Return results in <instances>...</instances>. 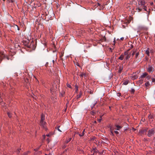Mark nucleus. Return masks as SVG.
Listing matches in <instances>:
<instances>
[{
	"mask_svg": "<svg viewBox=\"0 0 155 155\" xmlns=\"http://www.w3.org/2000/svg\"><path fill=\"white\" fill-rule=\"evenodd\" d=\"M110 130L111 132H113L114 130H115L114 127H110Z\"/></svg>",
	"mask_w": 155,
	"mask_h": 155,
	"instance_id": "15",
	"label": "nucleus"
},
{
	"mask_svg": "<svg viewBox=\"0 0 155 155\" xmlns=\"http://www.w3.org/2000/svg\"><path fill=\"white\" fill-rule=\"evenodd\" d=\"M28 153H30V152L29 151H28L27 152H25L24 153L23 155H28Z\"/></svg>",
	"mask_w": 155,
	"mask_h": 155,
	"instance_id": "31",
	"label": "nucleus"
},
{
	"mask_svg": "<svg viewBox=\"0 0 155 155\" xmlns=\"http://www.w3.org/2000/svg\"><path fill=\"white\" fill-rule=\"evenodd\" d=\"M80 76L81 77H84L85 78L87 77V75L85 73L82 74L80 75Z\"/></svg>",
	"mask_w": 155,
	"mask_h": 155,
	"instance_id": "18",
	"label": "nucleus"
},
{
	"mask_svg": "<svg viewBox=\"0 0 155 155\" xmlns=\"http://www.w3.org/2000/svg\"><path fill=\"white\" fill-rule=\"evenodd\" d=\"M94 155V153H93L92 154L91 153V154H89V155Z\"/></svg>",
	"mask_w": 155,
	"mask_h": 155,
	"instance_id": "58",
	"label": "nucleus"
},
{
	"mask_svg": "<svg viewBox=\"0 0 155 155\" xmlns=\"http://www.w3.org/2000/svg\"><path fill=\"white\" fill-rule=\"evenodd\" d=\"M7 1L9 3L10 2L13 3L14 2L15 0H7Z\"/></svg>",
	"mask_w": 155,
	"mask_h": 155,
	"instance_id": "28",
	"label": "nucleus"
},
{
	"mask_svg": "<svg viewBox=\"0 0 155 155\" xmlns=\"http://www.w3.org/2000/svg\"><path fill=\"white\" fill-rule=\"evenodd\" d=\"M71 138H69L68 140H67L65 141V143H68L71 140Z\"/></svg>",
	"mask_w": 155,
	"mask_h": 155,
	"instance_id": "23",
	"label": "nucleus"
},
{
	"mask_svg": "<svg viewBox=\"0 0 155 155\" xmlns=\"http://www.w3.org/2000/svg\"><path fill=\"white\" fill-rule=\"evenodd\" d=\"M60 126H58L56 127V128L60 132H61V130L59 129Z\"/></svg>",
	"mask_w": 155,
	"mask_h": 155,
	"instance_id": "25",
	"label": "nucleus"
},
{
	"mask_svg": "<svg viewBox=\"0 0 155 155\" xmlns=\"http://www.w3.org/2000/svg\"><path fill=\"white\" fill-rule=\"evenodd\" d=\"M128 54H128V51H125V52H124V55H128Z\"/></svg>",
	"mask_w": 155,
	"mask_h": 155,
	"instance_id": "33",
	"label": "nucleus"
},
{
	"mask_svg": "<svg viewBox=\"0 0 155 155\" xmlns=\"http://www.w3.org/2000/svg\"><path fill=\"white\" fill-rule=\"evenodd\" d=\"M154 69V68L152 67L149 66L148 68L147 71L149 72H151L153 71Z\"/></svg>",
	"mask_w": 155,
	"mask_h": 155,
	"instance_id": "9",
	"label": "nucleus"
},
{
	"mask_svg": "<svg viewBox=\"0 0 155 155\" xmlns=\"http://www.w3.org/2000/svg\"><path fill=\"white\" fill-rule=\"evenodd\" d=\"M54 57H55V58L56 59V56L54 55Z\"/></svg>",
	"mask_w": 155,
	"mask_h": 155,
	"instance_id": "59",
	"label": "nucleus"
},
{
	"mask_svg": "<svg viewBox=\"0 0 155 155\" xmlns=\"http://www.w3.org/2000/svg\"><path fill=\"white\" fill-rule=\"evenodd\" d=\"M46 136L47 137H49V136H50V135H49V134H47Z\"/></svg>",
	"mask_w": 155,
	"mask_h": 155,
	"instance_id": "53",
	"label": "nucleus"
},
{
	"mask_svg": "<svg viewBox=\"0 0 155 155\" xmlns=\"http://www.w3.org/2000/svg\"><path fill=\"white\" fill-rule=\"evenodd\" d=\"M25 81L27 83L28 82V79L27 78H26V79H25Z\"/></svg>",
	"mask_w": 155,
	"mask_h": 155,
	"instance_id": "39",
	"label": "nucleus"
},
{
	"mask_svg": "<svg viewBox=\"0 0 155 155\" xmlns=\"http://www.w3.org/2000/svg\"><path fill=\"white\" fill-rule=\"evenodd\" d=\"M114 132L117 134H119V132L117 131L114 130Z\"/></svg>",
	"mask_w": 155,
	"mask_h": 155,
	"instance_id": "35",
	"label": "nucleus"
},
{
	"mask_svg": "<svg viewBox=\"0 0 155 155\" xmlns=\"http://www.w3.org/2000/svg\"><path fill=\"white\" fill-rule=\"evenodd\" d=\"M64 94V92H63V93L61 94V96H63Z\"/></svg>",
	"mask_w": 155,
	"mask_h": 155,
	"instance_id": "48",
	"label": "nucleus"
},
{
	"mask_svg": "<svg viewBox=\"0 0 155 155\" xmlns=\"http://www.w3.org/2000/svg\"><path fill=\"white\" fill-rule=\"evenodd\" d=\"M135 0H133L132 1H134Z\"/></svg>",
	"mask_w": 155,
	"mask_h": 155,
	"instance_id": "63",
	"label": "nucleus"
},
{
	"mask_svg": "<svg viewBox=\"0 0 155 155\" xmlns=\"http://www.w3.org/2000/svg\"><path fill=\"white\" fill-rule=\"evenodd\" d=\"M151 78V76H147L146 78L147 79V80H149Z\"/></svg>",
	"mask_w": 155,
	"mask_h": 155,
	"instance_id": "30",
	"label": "nucleus"
},
{
	"mask_svg": "<svg viewBox=\"0 0 155 155\" xmlns=\"http://www.w3.org/2000/svg\"><path fill=\"white\" fill-rule=\"evenodd\" d=\"M138 5L136 8L138 12H140L143 9V6L145 5L146 1L145 0H137Z\"/></svg>",
	"mask_w": 155,
	"mask_h": 155,
	"instance_id": "1",
	"label": "nucleus"
},
{
	"mask_svg": "<svg viewBox=\"0 0 155 155\" xmlns=\"http://www.w3.org/2000/svg\"><path fill=\"white\" fill-rule=\"evenodd\" d=\"M79 133L78 132H75V134H79Z\"/></svg>",
	"mask_w": 155,
	"mask_h": 155,
	"instance_id": "50",
	"label": "nucleus"
},
{
	"mask_svg": "<svg viewBox=\"0 0 155 155\" xmlns=\"http://www.w3.org/2000/svg\"><path fill=\"white\" fill-rule=\"evenodd\" d=\"M147 7L145 5L144 6H143V9L145 11H147Z\"/></svg>",
	"mask_w": 155,
	"mask_h": 155,
	"instance_id": "27",
	"label": "nucleus"
},
{
	"mask_svg": "<svg viewBox=\"0 0 155 155\" xmlns=\"http://www.w3.org/2000/svg\"><path fill=\"white\" fill-rule=\"evenodd\" d=\"M45 118V115L43 114H41L40 121H44Z\"/></svg>",
	"mask_w": 155,
	"mask_h": 155,
	"instance_id": "10",
	"label": "nucleus"
},
{
	"mask_svg": "<svg viewBox=\"0 0 155 155\" xmlns=\"http://www.w3.org/2000/svg\"><path fill=\"white\" fill-rule=\"evenodd\" d=\"M114 127L115 130H119L122 127L121 126L117 125H115Z\"/></svg>",
	"mask_w": 155,
	"mask_h": 155,
	"instance_id": "8",
	"label": "nucleus"
},
{
	"mask_svg": "<svg viewBox=\"0 0 155 155\" xmlns=\"http://www.w3.org/2000/svg\"><path fill=\"white\" fill-rule=\"evenodd\" d=\"M81 97V95L79 94L77 95V98L78 99L80 98Z\"/></svg>",
	"mask_w": 155,
	"mask_h": 155,
	"instance_id": "34",
	"label": "nucleus"
},
{
	"mask_svg": "<svg viewBox=\"0 0 155 155\" xmlns=\"http://www.w3.org/2000/svg\"><path fill=\"white\" fill-rule=\"evenodd\" d=\"M46 123L45 121H40V125L46 130H47L46 126Z\"/></svg>",
	"mask_w": 155,
	"mask_h": 155,
	"instance_id": "5",
	"label": "nucleus"
},
{
	"mask_svg": "<svg viewBox=\"0 0 155 155\" xmlns=\"http://www.w3.org/2000/svg\"><path fill=\"white\" fill-rule=\"evenodd\" d=\"M90 94H92V92H90Z\"/></svg>",
	"mask_w": 155,
	"mask_h": 155,
	"instance_id": "61",
	"label": "nucleus"
},
{
	"mask_svg": "<svg viewBox=\"0 0 155 155\" xmlns=\"http://www.w3.org/2000/svg\"><path fill=\"white\" fill-rule=\"evenodd\" d=\"M57 85L54 84L53 85V87L51 88L50 90L51 93H52L57 91Z\"/></svg>",
	"mask_w": 155,
	"mask_h": 155,
	"instance_id": "4",
	"label": "nucleus"
},
{
	"mask_svg": "<svg viewBox=\"0 0 155 155\" xmlns=\"http://www.w3.org/2000/svg\"><path fill=\"white\" fill-rule=\"evenodd\" d=\"M151 5H153V2H152L151 3Z\"/></svg>",
	"mask_w": 155,
	"mask_h": 155,
	"instance_id": "62",
	"label": "nucleus"
},
{
	"mask_svg": "<svg viewBox=\"0 0 155 155\" xmlns=\"http://www.w3.org/2000/svg\"><path fill=\"white\" fill-rule=\"evenodd\" d=\"M13 27H14L15 29V30H20L19 28L18 27V26L17 25H15Z\"/></svg>",
	"mask_w": 155,
	"mask_h": 155,
	"instance_id": "13",
	"label": "nucleus"
},
{
	"mask_svg": "<svg viewBox=\"0 0 155 155\" xmlns=\"http://www.w3.org/2000/svg\"><path fill=\"white\" fill-rule=\"evenodd\" d=\"M155 134V128H153L147 131V136L148 137H150Z\"/></svg>",
	"mask_w": 155,
	"mask_h": 155,
	"instance_id": "3",
	"label": "nucleus"
},
{
	"mask_svg": "<svg viewBox=\"0 0 155 155\" xmlns=\"http://www.w3.org/2000/svg\"><path fill=\"white\" fill-rule=\"evenodd\" d=\"M120 40H122H122H124V37H122V38H120Z\"/></svg>",
	"mask_w": 155,
	"mask_h": 155,
	"instance_id": "46",
	"label": "nucleus"
},
{
	"mask_svg": "<svg viewBox=\"0 0 155 155\" xmlns=\"http://www.w3.org/2000/svg\"><path fill=\"white\" fill-rule=\"evenodd\" d=\"M121 95V94L120 93H117V95L118 96H120Z\"/></svg>",
	"mask_w": 155,
	"mask_h": 155,
	"instance_id": "37",
	"label": "nucleus"
},
{
	"mask_svg": "<svg viewBox=\"0 0 155 155\" xmlns=\"http://www.w3.org/2000/svg\"><path fill=\"white\" fill-rule=\"evenodd\" d=\"M122 69H121V68L119 69V71H118L119 73H121Z\"/></svg>",
	"mask_w": 155,
	"mask_h": 155,
	"instance_id": "40",
	"label": "nucleus"
},
{
	"mask_svg": "<svg viewBox=\"0 0 155 155\" xmlns=\"http://www.w3.org/2000/svg\"><path fill=\"white\" fill-rule=\"evenodd\" d=\"M97 6H99V7L98 8L100 10L103 9V6L102 5H101L100 3H97Z\"/></svg>",
	"mask_w": 155,
	"mask_h": 155,
	"instance_id": "14",
	"label": "nucleus"
},
{
	"mask_svg": "<svg viewBox=\"0 0 155 155\" xmlns=\"http://www.w3.org/2000/svg\"><path fill=\"white\" fill-rule=\"evenodd\" d=\"M124 58V55L123 54H121L119 58L118 59L119 60H122Z\"/></svg>",
	"mask_w": 155,
	"mask_h": 155,
	"instance_id": "17",
	"label": "nucleus"
},
{
	"mask_svg": "<svg viewBox=\"0 0 155 155\" xmlns=\"http://www.w3.org/2000/svg\"><path fill=\"white\" fill-rule=\"evenodd\" d=\"M139 52H137L136 54L135 58H138V57L139 56Z\"/></svg>",
	"mask_w": 155,
	"mask_h": 155,
	"instance_id": "24",
	"label": "nucleus"
},
{
	"mask_svg": "<svg viewBox=\"0 0 155 155\" xmlns=\"http://www.w3.org/2000/svg\"><path fill=\"white\" fill-rule=\"evenodd\" d=\"M94 104L93 105V106L92 107V108H93V107H94V106L95 105V104Z\"/></svg>",
	"mask_w": 155,
	"mask_h": 155,
	"instance_id": "52",
	"label": "nucleus"
},
{
	"mask_svg": "<svg viewBox=\"0 0 155 155\" xmlns=\"http://www.w3.org/2000/svg\"><path fill=\"white\" fill-rule=\"evenodd\" d=\"M149 118H150V119H152V117L151 116H149Z\"/></svg>",
	"mask_w": 155,
	"mask_h": 155,
	"instance_id": "42",
	"label": "nucleus"
},
{
	"mask_svg": "<svg viewBox=\"0 0 155 155\" xmlns=\"http://www.w3.org/2000/svg\"><path fill=\"white\" fill-rule=\"evenodd\" d=\"M47 141H48V143L50 142L49 139L48 138L47 139Z\"/></svg>",
	"mask_w": 155,
	"mask_h": 155,
	"instance_id": "44",
	"label": "nucleus"
},
{
	"mask_svg": "<svg viewBox=\"0 0 155 155\" xmlns=\"http://www.w3.org/2000/svg\"><path fill=\"white\" fill-rule=\"evenodd\" d=\"M63 66L64 67V68H65V67H66V66L64 64H63Z\"/></svg>",
	"mask_w": 155,
	"mask_h": 155,
	"instance_id": "51",
	"label": "nucleus"
},
{
	"mask_svg": "<svg viewBox=\"0 0 155 155\" xmlns=\"http://www.w3.org/2000/svg\"><path fill=\"white\" fill-rule=\"evenodd\" d=\"M9 117L11 118L12 117V116L11 115V114L9 112H8L7 113Z\"/></svg>",
	"mask_w": 155,
	"mask_h": 155,
	"instance_id": "29",
	"label": "nucleus"
},
{
	"mask_svg": "<svg viewBox=\"0 0 155 155\" xmlns=\"http://www.w3.org/2000/svg\"><path fill=\"white\" fill-rule=\"evenodd\" d=\"M67 86L68 87H70V85L69 84H67Z\"/></svg>",
	"mask_w": 155,
	"mask_h": 155,
	"instance_id": "57",
	"label": "nucleus"
},
{
	"mask_svg": "<svg viewBox=\"0 0 155 155\" xmlns=\"http://www.w3.org/2000/svg\"><path fill=\"white\" fill-rule=\"evenodd\" d=\"M129 83V81L127 80L124 81L123 83V84L125 85H127Z\"/></svg>",
	"mask_w": 155,
	"mask_h": 155,
	"instance_id": "21",
	"label": "nucleus"
},
{
	"mask_svg": "<svg viewBox=\"0 0 155 155\" xmlns=\"http://www.w3.org/2000/svg\"><path fill=\"white\" fill-rule=\"evenodd\" d=\"M95 123H96V121H95Z\"/></svg>",
	"mask_w": 155,
	"mask_h": 155,
	"instance_id": "64",
	"label": "nucleus"
},
{
	"mask_svg": "<svg viewBox=\"0 0 155 155\" xmlns=\"http://www.w3.org/2000/svg\"><path fill=\"white\" fill-rule=\"evenodd\" d=\"M5 56L3 54V53L0 52V63L1 62L2 59L5 57Z\"/></svg>",
	"mask_w": 155,
	"mask_h": 155,
	"instance_id": "7",
	"label": "nucleus"
},
{
	"mask_svg": "<svg viewBox=\"0 0 155 155\" xmlns=\"http://www.w3.org/2000/svg\"><path fill=\"white\" fill-rule=\"evenodd\" d=\"M101 119H99L98 120V121L99 122H100L101 121Z\"/></svg>",
	"mask_w": 155,
	"mask_h": 155,
	"instance_id": "47",
	"label": "nucleus"
},
{
	"mask_svg": "<svg viewBox=\"0 0 155 155\" xmlns=\"http://www.w3.org/2000/svg\"><path fill=\"white\" fill-rule=\"evenodd\" d=\"M130 54L127 55H126L125 57V59L127 60L130 58Z\"/></svg>",
	"mask_w": 155,
	"mask_h": 155,
	"instance_id": "20",
	"label": "nucleus"
},
{
	"mask_svg": "<svg viewBox=\"0 0 155 155\" xmlns=\"http://www.w3.org/2000/svg\"><path fill=\"white\" fill-rule=\"evenodd\" d=\"M111 135H113V132H111Z\"/></svg>",
	"mask_w": 155,
	"mask_h": 155,
	"instance_id": "56",
	"label": "nucleus"
},
{
	"mask_svg": "<svg viewBox=\"0 0 155 155\" xmlns=\"http://www.w3.org/2000/svg\"><path fill=\"white\" fill-rule=\"evenodd\" d=\"M40 147H39L38 148H36L34 150L35 151H37L40 148Z\"/></svg>",
	"mask_w": 155,
	"mask_h": 155,
	"instance_id": "38",
	"label": "nucleus"
},
{
	"mask_svg": "<svg viewBox=\"0 0 155 155\" xmlns=\"http://www.w3.org/2000/svg\"><path fill=\"white\" fill-rule=\"evenodd\" d=\"M92 113L93 114H94L95 113V112L94 111H92Z\"/></svg>",
	"mask_w": 155,
	"mask_h": 155,
	"instance_id": "55",
	"label": "nucleus"
},
{
	"mask_svg": "<svg viewBox=\"0 0 155 155\" xmlns=\"http://www.w3.org/2000/svg\"><path fill=\"white\" fill-rule=\"evenodd\" d=\"M54 60L53 59H51L49 61V62H47L46 63L45 65L47 66H51L52 63L53 65L54 64Z\"/></svg>",
	"mask_w": 155,
	"mask_h": 155,
	"instance_id": "6",
	"label": "nucleus"
},
{
	"mask_svg": "<svg viewBox=\"0 0 155 155\" xmlns=\"http://www.w3.org/2000/svg\"><path fill=\"white\" fill-rule=\"evenodd\" d=\"M145 85L146 87H148L150 85V84L149 81H147L145 84Z\"/></svg>",
	"mask_w": 155,
	"mask_h": 155,
	"instance_id": "16",
	"label": "nucleus"
},
{
	"mask_svg": "<svg viewBox=\"0 0 155 155\" xmlns=\"http://www.w3.org/2000/svg\"><path fill=\"white\" fill-rule=\"evenodd\" d=\"M96 152H95V153H99V152L98 151V150L96 149Z\"/></svg>",
	"mask_w": 155,
	"mask_h": 155,
	"instance_id": "49",
	"label": "nucleus"
},
{
	"mask_svg": "<svg viewBox=\"0 0 155 155\" xmlns=\"http://www.w3.org/2000/svg\"><path fill=\"white\" fill-rule=\"evenodd\" d=\"M6 58L8 60H9V58H8V57H6Z\"/></svg>",
	"mask_w": 155,
	"mask_h": 155,
	"instance_id": "54",
	"label": "nucleus"
},
{
	"mask_svg": "<svg viewBox=\"0 0 155 155\" xmlns=\"http://www.w3.org/2000/svg\"><path fill=\"white\" fill-rule=\"evenodd\" d=\"M21 150V149H18L17 151V153H18L20 152V150Z\"/></svg>",
	"mask_w": 155,
	"mask_h": 155,
	"instance_id": "43",
	"label": "nucleus"
},
{
	"mask_svg": "<svg viewBox=\"0 0 155 155\" xmlns=\"http://www.w3.org/2000/svg\"><path fill=\"white\" fill-rule=\"evenodd\" d=\"M43 137L44 139L45 137V135H43Z\"/></svg>",
	"mask_w": 155,
	"mask_h": 155,
	"instance_id": "45",
	"label": "nucleus"
},
{
	"mask_svg": "<svg viewBox=\"0 0 155 155\" xmlns=\"http://www.w3.org/2000/svg\"><path fill=\"white\" fill-rule=\"evenodd\" d=\"M23 43L24 45L28 48H31V46H33L34 44L33 41H32L31 44H30V41L28 39L23 40Z\"/></svg>",
	"mask_w": 155,
	"mask_h": 155,
	"instance_id": "2",
	"label": "nucleus"
},
{
	"mask_svg": "<svg viewBox=\"0 0 155 155\" xmlns=\"http://www.w3.org/2000/svg\"><path fill=\"white\" fill-rule=\"evenodd\" d=\"M146 53L147 54L148 56L150 55L149 48H147V50L146 51Z\"/></svg>",
	"mask_w": 155,
	"mask_h": 155,
	"instance_id": "12",
	"label": "nucleus"
},
{
	"mask_svg": "<svg viewBox=\"0 0 155 155\" xmlns=\"http://www.w3.org/2000/svg\"><path fill=\"white\" fill-rule=\"evenodd\" d=\"M152 82H153L155 84V79L153 78H151Z\"/></svg>",
	"mask_w": 155,
	"mask_h": 155,
	"instance_id": "32",
	"label": "nucleus"
},
{
	"mask_svg": "<svg viewBox=\"0 0 155 155\" xmlns=\"http://www.w3.org/2000/svg\"><path fill=\"white\" fill-rule=\"evenodd\" d=\"M96 148H94L93 149L91 150V153H94V154L95 153V152H96Z\"/></svg>",
	"mask_w": 155,
	"mask_h": 155,
	"instance_id": "22",
	"label": "nucleus"
},
{
	"mask_svg": "<svg viewBox=\"0 0 155 155\" xmlns=\"http://www.w3.org/2000/svg\"><path fill=\"white\" fill-rule=\"evenodd\" d=\"M115 40H114V45H115Z\"/></svg>",
	"mask_w": 155,
	"mask_h": 155,
	"instance_id": "60",
	"label": "nucleus"
},
{
	"mask_svg": "<svg viewBox=\"0 0 155 155\" xmlns=\"http://www.w3.org/2000/svg\"><path fill=\"white\" fill-rule=\"evenodd\" d=\"M147 73H144L141 76V78H144L145 77L147 76Z\"/></svg>",
	"mask_w": 155,
	"mask_h": 155,
	"instance_id": "11",
	"label": "nucleus"
},
{
	"mask_svg": "<svg viewBox=\"0 0 155 155\" xmlns=\"http://www.w3.org/2000/svg\"><path fill=\"white\" fill-rule=\"evenodd\" d=\"M1 94L0 93V102H1L2 101V98L1 96Z\"/></svg>",
	"mask_w": 155,
	"mask_h": 155,
	"instance_id": "36",
	"label": "nucleus"
},
{
	"mask_svg": "<svg viewBox=\"0 0 155 155\" xmlns=\"http://www.w3.org/2000/svg\"><path fill=\"white\" fill-rule=\"evenodd\" d=\"M84 131H85V130H83V131H82V133L81 134H79V136L80 137H82L84 135Z\"/></svg>",
	"mask_w": 155,
	"mask_h": 155,
	"instance_id": "19",
	"label": "nucleus"
},
{
	"mask_svg": "<svg viewBox=\"0 0 155 155\" xmlns=\"http://www.w3.org/2000/svg\"><path fill=\"white\" fill-rule=\"evenodd\" d=\"M135 51H134L132 53V56H133V55L135 53Z\"/></svg>",
	"mask_w": 155,
	"mask_h": 155,
	"instance_id": "41",
	"label": "nucleus"
},
{
	"mask_svg": "<svg viewBox=\"0 0 155 155\" xmlns=\"http://www.w3.org/2000/svg\"><path fill=\"white\" fill-rule=\"evenodd\" d=\"M130 92L134 94L135 92V90L133 88H131Z\"/></svg>",
	"mask_w": 155,
	"mask_h": 155,
	"instance_id": "26",
	"label": "nucleus"
}]
</instances>
